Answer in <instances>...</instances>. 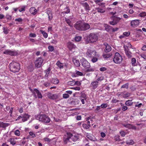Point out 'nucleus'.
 <instances>
[{"label": "nucleus", "mask_w": 146, "mask_h": 146, "mask_svg": "<svg viewBox=\"0 0 146 146\" xmlns=\"http://www.w3.org/2000/svg\"><path fill=\"white\" fill-rule=\"evenodd\" d=\"M34 92H35L38 98H42V96L40 92L37 89L35 88L34 90Z\"/></svg>", "instance_id": "nucleus-21"}, {"label": "nucleus", "mask_w": 146, "mask_h": 146, "mask_svg": "<svg viewBox=\"0 0 146 146\" xmlns=\"http://www.w3.org/2000/svg\"><path fill=\"white\" fill-rule=\"evenodd\" d=\"M73 62L75 66L78 67L80 66V64L78 60H76L75 58L73 59Z\"/></svg>", "instance_id": "nucleus-27"}, {"label": "nucleus", "mask_w": 146, "mask_h": 146, "mask_svg": "<svg viewBox=\"0 0 146 146\" xmlns=\"http://www.w3.org/2000/svg\"><path fill=\"white\" fill-rule=\"evenodd\" d=\"M81 97L82 98H84L85 99V100H86L87 99L86 95L84 93L82 94L81 95Z\"/></svg>", "instance_id": "nucleus-54"}, {"label": "nucleus", "mask_w": 146, "mask_h": 146, "mask_svg": "<svg viewBox=\"0 0 146 146\" xmlns=\"http://www.w3.org/2000/svg\"><path fill=\"white\" fill-rule=\"evenodd\" d=\"M98 84L97 81H93L90 84V87L93 89L94 90L98 87Z\"/></svg>", "instance_id": "nucleus-16"}, {"label": "nucleus", "mask_w": 146, "mask_h": 146, "mask_svg": "<svg viewBox=\"0 0 146 146\" xmlns=\"http://www.w3.org/2000/svg\"><path fill=\"white\" fill-rule=\"evenodd\" d=\"M51 70V69L49 67L47 70L44 71V72L46 74L45 76V77H48Z\"/></svg>", "instance_id": "nucleus-28"}, {"label": "nucleus", "mask_w": 146, "mask_h": 146, "mask_svg": "<svg viewBox=\"0 0 146 146\" xmlns=\"http://www.w3.org/2000/svg\"><path fill=\"white\" fill-rule=\"evenodd\" d=\"M127 109V107L126 106H123L122 108V110L123 111H125Z\"/></svg>", "instance_id": "nucleus-64"}, {"label": "nucleus", "mask_w": 146, "mask_h": 146, "mask_svg": "<svg viewBox=\"0 0 146 146\" xmlns=\"http://www.w3.org/2000/svg\"><path fill=\"white\" fill-rule=\"evenodd\" d=\"M51 82L54 84H57L59 82V81L58 79L57 78L53 79L52 80Z\"/></svg>", "instance_id": "nucleus-35"}, {"label": "nucleus", "mask_w": 146, "mask_h": 146, "mask_svg": "<svg viewBox=\"0 0 146 146\" xmlns=\"http://www.w3.org/2000/svg\"><path fill=\"white\" fill-rule=\"evenodd\" d=\"M98 39L97 35L93 33L90 34L85 40V42L86 44L93 43L96 42Z\"/></svg>", "instance_id": "nucleus-4"}, {"label": "nucleus", "mask_w": 146, "mask_h": 146, "mask_svg": "<svg viewBox=\"0 0 146 146\" xmlns=\"http://www.w3.org/2000/svg\"><path fill=\"white\" fill-rule=\"evenodd\" d=\"M36 118L37 120L44 123H49L50 121L48 117L45 114L37 115L36 116Z\"/></svg>", "instance_id": "nucleus-3"}, {"label": "nucleus", "mask_w": 146, "mask_h": 146, "mask_svg": "<svg viewBox=\"0 0 146 146\" xmlns=\"http://www.w3.org/2000/svg\"><path fill=\"white\" fill-rule=\"evenodd\" d=\"M112 21L109 22V24L112 25H116L121 20V18L115 17V16H112L111 18Z\"/></svg>", "instance_id": "nucleus-7"}, {"label": "nucleus", "mask_w": 146, "mask_h": 146, "mask_svg": "<svg viewBox=\"0 0 146 146\" xmlns=\"http://www.w3.org/2000/svg\"><path fill=\"white\" fill-rule=\"evenodd\" d=\"M25 6H22L20 8V9H19V11L20 12H21L22 11H25Z\"/></svg>", "instance_id": "nucleus-44"}, {"label": "nucleus", "mask_w": 146, "mask_h": 146, "mask_svg": "<svg viewBox=\"0 0 146 146\" xmlns=\"http://www.w3.org/2000/svg\"><path fill=\"white\" fill-rule=\"evenodd\" d=\"M123 60L122 56L119 53L116 52L113 59V62L116 64H119L122 62Z\"/></svg>", "instance_id": "nucleus-6"}, {"label": "nucleus", "mask_w": 146, "mask_h": 146, "mask_svg": "<svg viewBox=\"0 0 146 146\" xmlns=\"http://www.w3.org/2000/svg\"><path fill=\"white\" fill-rule=\"evenodd\" d=\"M123 35L126 36H128L130 35V32L129 31L125 32L123 33Z\"/></svg>", "instance_id": "nucleus-43"}, {"label": "nucleus", "mask_w": 146, "mask_h": 146, "mask_svg": "<svg viewBox=\"0 0 146 146\" xmlns=\"http://www.w3.org/2000/svg\"><path fill=\"white\" fill-rule=\"evenodd\" d=\"M15 21H18L19 22H21L23 21V19L21 18H19L18 19H15Z\"/></svg>", "instance_id": "nucleus-55"}, {"label": "nucleus", "mask_w": 146, "mask_h": 146, "mask_svg": "<svg viewBox=\"0 0 146 146\" xmlns=\"http://www.w3.org/2000/svg\"><path fill=\"white\" fill-rule=\"evenodd\" d=\"M126 143L128 145H133L134 144V142L133 140H131L129 141H126Z\"/></svg>", "instance_id": "nucleus-46"}, {"label": "nucleus", "mask_w": 146, "mask_h": 146, "mask_svg": "<svg viewBox=\"0 0 146 146\" xmlns=\"http://www.w3.org/2000/svg\"><path fill=\"white\" fill-rule=\"evenodd\" d=\"M43 60L42 58H38L35 62V66L38 68H40L42 65Z\"/></svg>", "instance_id": "nucleus-10"}, {"label": "nucleus", "mask_w": 146, "mask_h": 146, "mask_svg": "<svg viewBox=\"0 0 146 146\" xmlns=\"http://www.w3.org/2000/svg\"><path fill=\"white\" fill-rule=\"evenodd\" d=\"M86 135L88 138L92 141H97V139L95 137L91 134L87 133L86 134Z\"/></svg>", "instance_id": "nucleus-13"}, {"label": "nucleus", "mask_w": 146, "mask_h": 146, "mask_svg": "<svg viewBox=\"0 0 146 146\" xmlns=\"http://www.w3.org/2000/svg\"><path fill=\"white\" fill-rule=\"evenodd\" d=\"M82 6L84 8L86 11L88 12L90 10V6L87 2L81 3Z\"/></svg>", "instance_id": "nucleus-18"}, {"label": "nucleus", "mask_w": 146, "mask_h": 146, "mask_svg": "<svg viewBox=\"0 0 146 146\" xmlns=\"http://www.w3.org/2000/svg\"><path fill=\"white\" fill-rule=\"evenodd\" d=\"M82 126L84 128L86 129H88L89 128V127H90L86 124V123L83 124Z\"/></svg>", "instance_id": "nucleus-47"}, {"label": "nucleus", "mask_w": 146, "mask_h": 146, "mask_svg": "<svg viewBox=\"0 0 146 146\" xmlns=\"http://www.w3.org/2000/svg\"><path fill=\"white\" fill-rule=\"evenodd\" d=\"M107 70L106 68L105 67H103L100 68V70L101 71H104Z\"/></svg>", "instance_id": "nucleus-62"}, {"label": "nucleus", "mask_w": 146, "mask_h": 146, "mask_svg": "<svg viewBox=\"0 0 146 146\" xmlns=\"http://www.w3.org/2000/svg\"><path fill=\"white\" fill-rule=\"evenodd\" d=\"M14 134L15 135L19 136L20 135V132L18 130H16L15 131Z\"/></svg>", "instance_id": "nucleus-50"}, {"label": "nucleus", "mask_w": 146, "mask_h": 146, "mask_svg": "<svg viewBox=\"0 0 146 146\" xmlns=\"http://www.w3.org/2000/svg\"><path fill=\"white\" fill-rule=\"evenodd\" d=\"M9 140L11 144L13 145H14L16 144V141L14 140V139L12 138H10L9 139Z\"/></svg>", "instance_id": "nucleus-37"}, {"label": "nucleus", "mask_w": 146, "mask_h": 146, "mask_svg": "<svg viewBox=\"0 0 146 146\" xmlns=\"http://www.w3.org/2000/svg\"><path fill=\"white\" fill-rule=\"evenodd\" d=\"M131 124L129 123H127L126 124H123V126L126 128H128L129 129H130V127H131Z\"/></svg>", "instance_id": "nucleus-39"}, {"label": "nucleus", "mask_w": 146, "mask_h": 146, "mask_svg": "<svg viewBox=\"0 0 146 146\" xmlns=\"http://www.w3.org/2000/svg\"><path fill=\"white\" fill-rule=\"evenodd\" d=\"M131 64L133 66H135L136 65V60L135 58H133L131 60Z\"/></svg>", "instance_id": "nucleus-32"}, {"label": "nucleus", "mask_w": 146, "mask_h": 146, "mask_svg": "<svg viewBox=\"0 0 146 146\" xmlns=\"http://www.w3.org/2000/svg\"><path fill=\"white\" fill-rule=\"evenodd\" d=\"M40 32L44 38H46L48 37V34L42 30H41Z\"/></svg>", "instance_id": "nucleus-36"}, {"label": "nucleus", "mask_w": 146, "mask_h": 146, "mask_svg": "<svg viewBox=\"0 0 146 146\" xmlns=\"http://www.w3.org/2000/svg\"><path fill=\"white\" fill-rule=\"evenodd\" d=\"M103 56L105 58H109L111 56V55L107 54H103Z\"/></svg>", "instance_id": "nucleus-49"}, {"label": "nucleus", "mask_w": 146, "mask_h": 146, "mask_svg": "<svg viewBox=\"0 0 146 146\" xmlns=\"http://www.w3.org/2000/svg\"><path fill=\"white\" fill-rule=\"evenodd\" d=\"M96 54H97L96 51L90 49H88L86 53V56L90 58L95 56Z\"/></svg>", "instance_id": "nucleus-8"}, {"label": "nucleus", "mask_w": 146, "mask_h": 146, "mask_svg": "<svg viewBox=\"0 0 146 146\" xmlns=\"http://www.w3.org/2000/svg\"><path fill=\"white\" fill-rule=\"evenodd\" d=\"M76 73H73L72 75L73 76L76 77L79 76H83V73L78 70H76L75 71Z\"/></svg>", "instance_id": "nucleus-20"}, {"label": "nucleus", "mask_w": 146, "mask_h": 146, "mask_svg": "<svg viewBox=\"0 0 146 146\" xmlns=\"http://www.w3.org/2000/svg\"><path fill=\"white\" fill-rule=\"evenodd\" d=\"M104 45L105 47V48L104 49L105 52H108L111 50V47L108 43H104Z\"/></svg>", "instance_id": "nucleus-15"}, {"label": "nucleus", "mask_w": 146, "mask_h": 146, "mask_svg": "<svg viewBox=\"0 0 146 146\" xmlns=\"http://www.w3.org/2000/svg\"><path fill=\"white\" fill-rule=\"evenodd\" d=\"M66 21L68 25L71 27H73V24L71 23V21L69 19H66Z\"/></svg>", "instance_id": "nucleus-30"}, {"label": "nucleus", "mask_w": 146, "mask_h": 146, "mask_svg": "<svg viewBox=\"0 0 146 146\" xmlns=\"http://www.w3.org/2000/svg\"><path fill=\"white\" fill-rule=\"evenodd\" d=\"M140 16L141 17H144L146 16V13L143 12L140 14Z\"/></svg>", "instance_id": "nucleus-52"}, {"label": "nucleus", "mask_w": 146, "mask_h": 146, "mask_svg": "<svg viewBox=\"0 0 146 146\" xmlns=\"http://www.w3.org/2000/svg\"><path fill=\"white\" fill-rule=\"evenodd\" d=\"M140 56L144 59L146 60V54H141L140 55Z\"/></svg>", "instance_id": "nucleus-57"}, {"label": "nucleus", "mask_w": 146, "mask_h": 146, "mask_svg": "<svg viewBox=\"0 0 146 146\" xmlns=\"http://www.w3.org/2000/svg\"><path fill=\"white\" fill-rule=\"evenodd\" d=\"M22 115V121L23 122L27 120V119L29 118V116L27 114L25 113Z\"/></svg>", "instance_id": "nucleus-22"}, {"label": "nucleus", "mask_w": 146, "mask_h": 146, "mask_svg": "<svg viewBox=\"0 0 146 146\" xmlns=\"http://www.w3.org/2000/svg\"><path fill=\"white\" fill-rule=\"evenodd\" d=\"M30 135L32 136V138H34L36 137L35 135L34 134L33 132L30 131L29 132Z\"/></svg>", "instance_id": "nucleus-51"}, {"label": "nucleus", "mask_w": 146, "mask_h": 146, "mask_svg": "<svg viewBox=\"0 0 146 146\" xmlns=\"http://www.w3.org/2000/svg\"><path fill=\"white\" fill-rule=\"evenodd\" d=\"M123 47L126 55L129 58H131L132 57V53L129 50L128 48H126L125 46H124Z\"/></svg>", "instance_id": "nucleus-14"}, {"label": "nucleus", "mask_w": 146, "mask_h": 146, "mask_svg": "<svg viewBox=\"0 0 146 146\" xmlns=\"http://www.w3.org/2000/svg\"><path fill=\"white\" fill-rule=\"evenodd\" d=\"M100 106L101 108H107L108 105L107 104H103L101 105Z\"/></svg>", "instance_id": "nucleus-45"}, {"label": "nucleus", "mask_w": 146, "mask_h": 146, "mask_svg": "<svg viewBox=\"0 0 146 146\" xmlns=\"http://www.w3.org/2000/svg\"><path fill=\"white\" fill-rule=\"evenodd\" d=\"M121 135L123 137H124L125 135V133L124 131H122L120 132Z\"/></svg>", "instance_id": "nucleus-63"}, {"label": "nucleus", "mask_w": 146, "mask_h": 146, "mask_svg": "<svg viewBox=\"0 0 146 146\" xmlns=\"http://www.w3.org/2000/svg\"><path fill=\"white\" fill-rule=\"evenodd\" d=\"M30 12L32 14L35 15L37 13V11L34 7H31L29 10Z\"/></svg>", "instance_id": "nucleus-25"}, {"label": "nucleus", "mask_w": 146, "mask_h": 146, "mask_svg": "<svg viewBox=\"0 0 146 146\" xmlns=\"http://www.w3.org/2000/svg\"><path fill=\"white\" fill-rule=\"evenodd\" d=\"M51 43L55 44L57 43L58 42L56 40L53 39L52 41H51Z\"/></svg>", "instance_id": "nucleus-59"}, {"label": "nucleus", "mask_w": 146, "mask_h": 146, "mask_svg": "<svg viewBox=\"0 0 146 146\" xmlns=\"http://www.w3.org/2000/svg\"><path fill=\"white\" fill-rule=\"evenodd\" d=\"M72 89H73L75 90H77L79 91L80 90V88L79 87H72Z\"/></svg>", "instance_id": "nucleus-58"}, {"label": "nucleus", "mask_w": 146, "mask_h": 146, "mask_svg": "<svg viewBox=\"0 0 146 146\" xmlns=\"http://www.w3.org/2000/svg\"><path fill=\"white\" fill-rule=\"evenodd\" d=\"M56 64L60 69H63L65 65L64 63L61 62L59 61H58L56 63Z\"/></svg>", "instance_id": "nucleus-23"}, {"label": "nucleus", "mask_w": 146, "mask_h": 146, "mask_svg": "<svg viewBox=\"0 0 146 146\" xmlns=\"http://www.w3.org/2000/svg\"><path fill=\"white\" fill-rule=\"evenodd\" d=\"M96 10L98 13H104L105 12V10L102 8L101 7H98L96 8Z\"/></svg>", "instance_id": "nucleus-29"}, {"label": "nucleus", "mask_w": 146, "mask_h": 146, "mask_svg": "<svg viewBox=\"0 0 146 146\" xmlns=\"http://www.w3.org/2000/svg\"><path fill=\"white\" fill-rule=\"evenodd\" d=\"M130 129H132L133 130H135L137 129L136 127L134 126L133 125L131 124V127H130Z\"/></svg>", "instance_id": "nucleus-61"}, {"label": "nucleus", "mask_w": 146, "mask_h": 146, "mask_svg": "<svg viewBox=\"0 0 146 146\" xmlns=\"http://www.w3.org/2000/svg\"><path fill=\"white\" fill-rule=\"evenodd\" d=\"M128 84L126 83L124 85H123L121 87V88H126V89H128Z\"/></svg>", "instance_id": "nucleus-40"}, {"label": "nucleus", "mask_w": 146, "mask_h": 146, "mask_svg": "<svg viewBox=\"0 0 146 146\" xmlns=\"http://www.w3.org/2000/svg\"><path fill=\"white\" fill-rule=\"evenodd\" d=\"M48 97L51 100H54L58 98V96L57 94H52L51 93H49L48 94Z\"/></svg>", "instance_id": "nucleus-12"}, {"label": "nucleus", "mask_w": 146, "mask_h": 146, "mask_svg": "<svg viewBox=\"0 0 146 146\" xmlns=\"http://www.w3.org/2000/svg\"><path fill=\"white\" fill-rule=\"evenodd\" d=\"M80 63L82 66L86 68H89L91 66L90 64L85 58H82L80 60Z\"/></svg>", "instance_id": "nucleus-9"}, {"label": "nucleus", "mask_w": 146, "mask_h": 146, "mask_svg": "<svg viewBox=\"0 0 146 146\" xmlns=\"http://www.w3.org/2000/svg\"><path fill=\"white\" fill-rule=\"evenodd\" d=\"M68 47L70 50L73 49H75L76 46L71 42H69L68 43Z\"/></svg>", "instance_id": "nucleus-19"}, {"label": "nucleus", "mask_w": 146, "mask_h": 146, "mask_svg": "<svg viewBox=\"0 0 146 146\" xmlns=\"http://www.w3.org/2000/svg\"><path fill=\"white\" fill-rule=\"evenodd\" d=\"M139 23V20L138 19H136L131 21L130 22L131 26L135 27H137Z\"/></svg>", "instance_id": "nucleus-11"}, {"label": "nucleus", "mask_w": 146, "mask_h": 146, "mask_svg": "<svg viewBox=\"0 0 146 146\" xmlns=\"http://www.w3.org/2000/svg\"><path fill=\"white\" fill-rule=\"evenodd\" d=\"M99 57V56L98 54H96L95 56L92 57L91 59V61L93 63H95L98 60V58Z\"/></svg>", "instance_id": "nucleus-24"}, {"label": "nucleus", "mask_w": 146, "mask_h": 146, "mask_svg": "<svg viewBox=\"0 0 146 146\" xmlns=\"http://www.w3.org/2000/svg\"><path fill=\"white\" fill-rule=\"evenodd\" d=\"M130 96V94L129 92H127L126 94H124V95H123V96L124 98H126Z\"/></svg>", "instance_id": "nucleus-42"}, {"label": "nucleus", "mask_w": 146, "mask_h": 146, "mask_svg": "<svg viewBox=\"0 0 146 146\" xmlns=\"http://www.w3.org/2000/svg\"><path fill=\"white\" fill-rule=\"evenodd\" d=\"M69 96L67 94H63V98L64 99H66L69 97Z\"/></svg>", "instance_id": "nucleus-48"}, {"label": "nucleus", "mask_w": 146, "mask_h": 146, "mask_svg": "<svg viewBox=\"0 0 146 146\" xmlns=\"http://www.w3.org/2000/svg\"><path fill=\"white\" fill-rule=\"evenodd\" d=\"M46 13L48 16L49 20H51L52 18V15L51 11L50 10H47L46 11Z\"/></svg>", "instance_id": "nucleus-26"}, {"label": "nucleus", "mask_w": 146, "mask_h": 146, "mask_svg": "<svg viewBox=\"0 0 146 146\" xmlns=\"http://www.w3.org/2000/svg\"><path fill=\"white\" fill-rule=\"evenodd\" d=\"M72 82L73 83V85L76 84L77 85L79 86L81 84L80 82L78 81L76 82L74 81H72Z\"/></svg>", "instance_id": "nucleus-41"}, {"label": "nucleus", "mask_w": 146, "mask_h": 146, "mask_svg": "<svg viewBox=\"0 0 146 146\" xmlns=\"http://www.w3.org/2000/svg\"><path fill=\"white\" fill-rule=\"evenodd\" d=\"M3 32L5 34H7L8 33L9 31V30L6 27H3Z\"/></svg>", "instance_id": "nucleus-34"}, {"label": "nucleus", "mask_w": 146, "mask_h": 146, "mask_svg": "<svg viewBox=\"0 0 146 146\" xmlns=\"http://www.w3.org/2000/svg\"><path fill=\"white\" fill-rule=\"evenodd\" d=\"M48 48L49 51L52 52L54 50V47L52 46H49Z\"/></svg>", "instance_id": "nucleus-53"}, {"label": "nucleus", "mask_w": 146, "mask_h": 146, "mask_svg": "<svg viewBox=\"0 0 146 146\" xmlns=\"http://www.w3.org/2000/svg\"><path fill=\"white\" fill-rule=\"evenodd\" d=\"M74 27L76 29L80 31H85L90 28L88 23L81 21H77L74 24Z\"/></svg>", "instance_id": "nucleus-1"}, {"label": "nucleus", "mask_w": 146, "mask_h": 146, "mask_svg": "<svg viewBox=\"0 0 146 146\" xmlns=\"http://www.w3.org/2000/svg\"><path fill=\"white\" fill-rule=\"evenodd\" d=\"M64 10L65 11L63 12V13H70V9L68 6H66V8H64Z\"/></svg>", "instance_id": "nucleus-33"}, {"label": "nucleus", "mask_w": 146, "mask_h": 146, "mask_svg": "<svg viewBox=\"0 0 146 146\" xmlns=\"http://www.w3.org/2000/svg\"><path fill=\"white\" fill-rule=\"evenodd\" d=\"M74 102H75V104H78L80 102V101L78 99H75L74 100Z\"/></svg>", "instance_id": "nucleus-60"}, {"label": "nucleus", "mask_w": 146, "mask_h": 146, "mask_svg": "<svg viewBox=\"0 0 146 146\" xmlns=\"http://www.w3.org/2000/svg\"><path fill=\"white\" fill-rule=\"evenodd\" d=\"M3 53L4 54H9L11 56L15 55L16 54L15 52L9 50H6L3 52Z\"/></svg>", "instance_id": "nucleus-17"}, {"label": "nucleus", "mask_w": 146, "mask_h": 146, "mask_svg": "<svg viewBox=\"0 0 146 146\" xmlns=\"http://www.w3.org/2000/svg\"><path fill=\"white\" fill-rule=\"evenodd\" d=\"M68 136L67 138H64V142L67 143L68 141H71V140L73 141H76L78 139V136L75 135H73L70 133H67Z\"/></svg>", "instance_id": "nucleus-5"}, {"label": "nucleus", "mask_w": 146, "mask_h": 146, "mask_svg": "<svg viewBox=\"0 0 146 146\" xmlns=\"http://www.w3.org/2000/svg\"><path fill=\"white\" fill-rule=\"evenodd\" d=\"M125 104L127 106H131L133 104V102H132L131 100H129L126 102Z\"/></svg>", "instance_id": "nucleus-31"}, {"label": "nucleus", "mask_w": 146, "mask_h": 146, "mask_svg": "<svg viewBox=\"0 0 146 146\" xmlns=\"http://www.w3.org/2000/svg\"><path fill=\"white\" fill-rule=\"evenodd\" d=\"M82 37L80 36H76L75 38V40L76 41L79 42L81 40Z\"/></svg>", "instance_id": "nucleus-38"}, {"label": "nucleus", "mask_w": 146, "mask_h": 146, "mask_svg": "<svg viewBox=\"0 0 146 146\" xmlns=\"http://www.w3.org/2000/svg\"><path fill=\"white\" fill-rule=\"evenodd\" d=\"M29 36L31 37H35L36 36V35L35 33H31L29 34Z\"/></svg>", "instance_id": "nucleus-56"}, {"label": "nucleus", "mask_w": 146, "mask_h": 146, "mask_svg": "<svg viewBox=\"0 0 146 146\" xmlns=\"http://www.w3.org/2000/svg\"><path fill=\"white\" fill-rule=\"evenodd\" d=\"M9 66L11 71L14 73L18 72L20 69L19 64L15 61H12L10 63Z\"/></svg>", "instance_id": "nucleus-2"}]
</instances>
